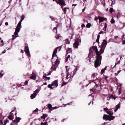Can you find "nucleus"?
I'll use <instances>...</instances> for the list:
<instances>
[{
	"instance_id": "f257e3e1",
	"label": "nucleus",
	"mask_w": 125,
	"mask_h": 125,
	"mask_svg": "<svg viewBox=\"0 0 125 125\" xmlns=\"http://www.w3.org/2000/svg\"><path fill=\"white\" fill-rule=\"evenodd\" d=\"M95 52L97 56L96 59L94 62V66L95 68H97L101 65L102 56L100 52L98 51L97 46L95 47Z\"/></svg>"
},
{
	"instance_id": "f03ea898",
	"label": "nucleus",
	"mask_w": 125,
	"mask_h": 125,
	"mask_svg": "<svg viewBox=\"0 0 125 125\" xmlns=\"http://www.w3.org/2000/svg\"><path fill=\"white\" fill-rule=\"evenodd\" d=\"M107 44V41L106 40H103V42L101 44V47L100 51L101 53H102L104 52Z\"/></svg>"
},
{
	"instance_id": "7ed1b4c3",
	"label": "nucleus",
	"mask_w": 125,
	"mask_h": 125,
	"mask_svg": "<svg viewBox=\"0 0 125 125\" xmlns=\"http://www.w3.org/2000/svg\"><path fill=\"white\" fill-rule=\"evenodd\" d=\"M115 118V117L113 116L104 114L103 117V120H105L106 121H111Z\"/></svg>"
},
{
	"instance_id": "20e7f679",
	"label": "nucleus",
	"mask_w": 125,
	"mask_h": 125,
	"mask_svg": "<svg viewBox=\"0 0 125 125\" xmlns=\"http://www.w3.org/2000/svg\"><path fill=\"white\" fill-rule=\"evenodd\" d=\"M96 46H93V47H91L90 49V52L89 54L88 57L89 58H90V59H91V58L92 57H91L92 53V52L94 50L95 51V47Z\"/></svg>"
},
{
	"instance_id": "39448f33",
	"label": "nucleus",
	"mask_w": 125,
	"mask_h": 125,
	"mask_svg": "<svg viewBox=\"0 0 125 125\" xmlns=\"http://www.w3.org/2000/svg\"><path fill=\"white\" fill-rule=\"evenodd\" d=\"M24 51L26 52V54H27L28 56L29 57H30L31 55L30 53L29 50L28 46H26L25 47Z\"/></svg>"
},
{
	"instance_id": "423d86ee",
	"label": "nucleus",
	"mask_w": 125,
	"mask_h": 125,
	"mask_svg": "<svg viewBox=\"0 0 125 125\" xmlns=\"http://www.w3.org/2000/svg\"><path fill=\"white\" fill-rule=\"evenodd\" d=\"M57 48H56L55 50H54L53 52V54L52 55V58L51 62L52 63H53V60L52 59H53V57L55 56H56L57 55L56 54V53H57Z\"/></svg>"
},
{
	"instance_id": "0eeeda50",
	"label": "nucleus",
	"mask_w": 125,
	"mask_h": 125,
	"mask_svg": "<svg viewBox=\"0 0 125 125\" xmlns=\"http://www.w3.org/2000/svg\"><path fill=\"white\" fill-rule=\"evenodd\" d=\"M56 2H57L58 4H59L60 5H65V2L63 0H58V1H57V0Z\"/></svg>"
},
{
	"instance_id": "6e6552de",
	"label": "nucleus",
	"mask_w": 125,
	"mask_h": 125,
	"mask_svg": "<svg viewBox=\"0 0 125 125\" xmlns=\"http://www.w3.org/2000/svg\"><path fill=\"white\" fill-rule=\"evenodd\" d=\"M52 85H54L57 87L58 86V81L57 80H56L54 81L53 83L52 84Z\"/></svg>"
},
{
	"instance_id": "1a4fd4ad",
	"label": "nucleus",
	"mask_w": 125,
	"mask_h": 125,
	"mask_svg": "<svg viewBox=\"0 0 125 125\" xmlns=\"http://www.w3.org/2000/svg\"><path fill=\"white\" fill-rule=\"evenodd\" d=\"M57 58H58L57 57ZM60 62L58 60V58H57L56 61L55 62V63L54 64V66L57 67L58 65L59 64Z\"/></svg>"
},
{
	"instance_id": "9d476101",
	"label": "nucleus",
	"mask_w": 125,
	"mask_h": 125,
	"mask_svg": "<svg viewBox=\"0 0 125 125\" xmlns=\"http://www.w3.org/2000/svg\"><path fill=\"white\" fill-rule=\"evenodd\" d=\"M21 118L19 117H18L16 119L14 120L13 122L14 123H17L20 122V120L21 119Z\"/></svg>"
},
{
	"instance_id": "9b49d317",
	"label": "nucleus",
	"mask_w": 125,
	"mask_h": 125,
	"mask_svg": "<svg viewBox=\"0 0 125 125\" xmlns=\"http://www.w3.org/2000/svg\"><path fill=\"white\" fill-rule=\"evenodd\" d=\"M37 94L35 93H34L33 94H32L31 96V99H33L34 98H35Z\"/></svg>"
},
{
	"instance_id": "f8f14e48",
	"label": "nucleus",
	"mask_w": 125,
	"mask_h": 125,
	"mask_svg": "<svg viewBox=\"0 0 125 125\" xmlns=\"http://www.w3.org/2000/svg\"><path fill=\"white\" fill-rule=\"evenodd\" d=\"M98 18L99 19V22H102L104 20L103 18L102 17H100L98 16Z\"/></svg>"
},
{
	"instance_id": "ddd939ff",
	"label": "nucleus",
	"mask_w": 125,
	"mask_h": 125,
	"mask_svg": "<svg viewBox=\"0 0 125 125\" xmlns=\"http://www.w3.org/2000/svg\"><path fill=\"white\" fill-rule=\"evenodd\" d=\"M8 118L10 120H12L13 119L14 116L11 114H10L8 116Z\"/></svg>"
},
{
	"instance_id": "4468645a",
	"label": "nucleus",
	"mask_w": 125,
	"mask_h": 125,
	"mask_svg": "<svg viewBox=\"0 0 125 125\" xmlns=\"http://www.w3.org/2000/svg\"><path fill=\"white\" fill-rule=\"evenodd\" d=\"M79 43L74 42L73 44V47L76 48H77L79 45Z\"/></svg>"
},
{
	"instance_id": "2eb2a0df",
	"label": "nucleus",
	"mask_w": 125,
	"mask_h": 125,
	"mask_svg": "<svg viewBox=\"0 0 125 125\" xmlns=\"http://www.w3.org/2000/svg\"><path fill=\"white\" fill-rule=\"evenodd\" d=\"M47 105L48 106H47V107L50 109L52 110V105L51 104H48Z\"/></svg>"
},
{
	"instance_id": "dca6fc26",
	"label": "nucleus",
	"mask_w": 125,
	"mask_h": 125,
	"mask_svg": "<svg viewBox=\"0 0 125 125\" xmlns=\"http://www.w3.org/2000/svg\"><path fill=\"white\" fill-rule=\"evenodd\" d=\"M75 42L77 43H79V42L80 41V43L81 42V40L77 38L75 40Z\"/></svg>"
},
{
	"instance_id": "f3484780",
	"label": "nucleus",
	"mask_w": 125,
	"mask_h": 125,
	"mask_svg": "<svg viewBox=\"0 0 125 125\" xmlns=\"http://www.w3.org/2000/svg\"><path fill=\"white\" fill-rule=\"evenodd\" d=\"M78 69V66H76V67L75 69L73 71V75H74L76 73V72L77 71Z\"/></svg>"
},
{
	"instance_id": "a211bd4d",
	"label": "nucleus",
	"mask_w": 125,
	"mask_h": 125,
	"mask_svg": "<svg viewBox=\"0 0 125 125\" xmlns=\"http://www.w3.org/2000/svg\"><path fill=\"white\" fill-rule=\"evenodd\" d=\"M30 78L31 79H32L35 80L36 79V76L35 75H32L30 77Z\"/></svg>"
},
{
	"instance_id": "6ab92c4d",
	"label": "nucleus",
	"mask_w": 125,
	"mask_h": 125,
	"mask_svg": "<svg viewBox=\"0 0 125 125\" xmlns=\"http://www.w3.org/2000/svg\"><path fill=\"white\" fill-rule=\"evenodd\" d=\"M21 28L20 27L18 28L17 27L16 28L15 31L18 33L20 31Z\"/></svg>"
},
{
	"instance_id": "aec40b11",
	"label": "nucleus",
	"mask_w": 125,
	"mask_h": 125,
	"mask_svg": "<svg viewBox=\"0 0 125 125\" xmlns=\"http://www.w3.org/2000/svg\"><path fill=\"white\" fill-rule=\"evenodd\" d=\"M107 67H105L104 69H102L101 71V74H102L103 73L106 69Z\"/></svg>"
},
{
	"instance_id": "412c9836",
	"label": "nucleus",
	"mask_w": 125,
	"mask_h": 125,
	"mask_svg": "<svg viewBox=\"0 0 125 125\" xmlns=\"http://www.w3.org/2000/svg\"><path fill=\"white\" fill-rule=\"evenodd\" d=\"M100 35L98 34L97 36V39L96 40V42H97L98 44L99 43V40L100 38Z\"/></svg>"
},
{
	"instance_id": "4be33fe9",
	"label": "nucleus",
	"mask_w": 125,
	"mask_h": 125,
	"mask_svg": "<svg viewBox=\"0 0 125 125\" xmlns=\"http://www.w3.org/2000/svg\"><path fill=\"white\" fill-rule=\"evenodd\" d=\"M47 116V115L43 114V115L41 117V118H43L44 119H45V117Z\"/></svg>"
},
{
	"instance_id": "5701e85b",
	"label": "nucleus",
	"mask_w": 125,
	"mask_h": 125,
	"mask_svg": "<svg viewBox=\"0 0 125 125\" xmlns=\"http://www.w3.org/2000/svg\"><path fill=\"white\" fill-rule=\"evenodd\" d=\"M72 52V50L71 48H68L66 52H68V53H70Z\"/></svg>"
},
{
	"instance_id": "b1692460",
	"label": "nucleus",
	"mask_w": 125,
	"mask_h": 125,
	"mask_svg": "<svg viewBox=\"0 0 125 125\" xmlns=\"http://www.w3.org/2000/svg\"><path fill=\"white\" fill-rule=\"evenodd\" d=\"M106 113L110 115H112L113 114V113L111 111H107Z\"/></svg>"
},
{
	"instance_id": "393cba45",
	"label": "nucleus",
	"mask_w": 125,
	"mask_h": 125,
	"mask_svg": "<svg viewBox=\"0 0 125 125\" xmlns=\"http://www.w3.org/2000/svg\"><path fill=\"white\" fill-rule=\"evenodd\" d=\"M21 20L20 21L22 22L23 21L25 18V16L24 15H22L21 16Z\"/></svg>"
},
{
	"instance_id": "a878e982",
	"label": "nucleus",
	"mask_w": 125,
	"mask_h": 125,
	"mask_svg": "<svg viewBox=\"0 0 125 125\" xmlns=\"http://www.w3.org/2000/svg\"><path fill=\"white\" fill-rule=\"evenodd\" d=\"M58 25L56 27H54L53 29V32H55V31H56L55 32H56V33H57V28L58 27Z\"/></svg>"
},
{
	"instance_id": "bb28decb",
	"label": "nucleus",
	"mask_w": 125,
	"mask_h": 125,
	"mask_svg": "<svg viewBox=\"0 0 125 125\" xmlns=\"http://www.w3.org/2000/svg\"><path fill=\"white\" fill-rule=\"evenodd\" d=\"M46 76V74H44L43 75V78H47L48 80H49L50 79V77H47Z\"/></svg>"
},
{
	"instance_id": "cd10ccee",
	"label": "nucleus",
	"mask_w": 125,
	"mask_h": 125,
	"mask_svg": "<svg viewBox=\"0 0 125 125\" xmlns=\"http://www.w3.org/2000/svg\"><path fill=\"white\" fill-rule=\"evenodd\" d=\"M56 67H54V65H53L51 68V69L52 70H56Z\"/></svg>"
},
{
	"instance_id": "c85d7f7f",
	"label": "nucleus",
	"mask_w": 125,
	"mask_h": 125,
	"mask_svg": "<svg viewBox=\"0 0 125 125\" xmlns=\"http://www.w3.org/2000/svg\"><path fill=\"white\" fill-rule=\"evenodd\" d=\"M91 26V23H88L86 25V26L87 27L89 28Z\"/></svg>"
},
{
	"instance_id": "c756f323",
	"label": "nucleus",
	"mask_w": 125,
	"mask_h": 125,
	"mask_svg": "<svg viewBox=\"0 0 125 125\" xmlns=\"http://www.w3.org/2000/svg\"><path fill=\"white\" fill-rule=\"evenodd\" d=\"M21 22L20 21L18 23L17 25V27H20V26H21Z\"/></svg>"
},
{
	"instance_id": "7c9ffc66",
	"label": "nucleus",
	"mask_w": 125,
	"mask_h": 125,
	"mask_svg": "<svg viewBox=\"0 0 125 125\" xmlns=\"http://www.w3.org/2000/svg\"><path fill=\"white\" fill-rule=\"evenodd\" d=\"M94 82L95 83V84H96L95 86L94 87H95V86H96V87H97L98 86V84L99 83V82L97 81V83H97V82L96 83L95 82Z\"/></svg>"
},
{
	"instance_id": "2f4dec72",
	"label": "nucleus",
	"mask_w": 125,
	"mask_h": 125,
	"mask_svg": "<svg viewBox=\"0 0 125 125\" xmlns=\"http://www.w3.org/2000/svg\"><path fill=\"white\" fill-rule=\"evenodd\" d=\"M60 36V35L59 34L56 35L55 36V38L57 39H58Z\"/></svg>"
},
{
	"instance_id": "473e14b6",
	"label": "nucleus",
	"mask_w": 125,
	"mask_h": 125,
	"mask_svg": "<svg viewBox=\"0 0 125 125\" xmlns=\"http://www.w3.org/2000/svg\"><path fill=\"white\" fill-rule=\"evenodd\" d=\"M9 120L8 119L5 120L4 122V124H3L4 125H5L7 123V122L9 121Z\"/></svg>"
},
{
	"instance_id": "72a5a7b5",
	"label": "nucleus",
	"mask_w": 125,
	"mask_h": 125,
	"mask_svg": "<svg viewBox=\"0 0 125 125\" xmlns=\"http://www.w3.org/2000/svg\"><path fill=\"white\" fill-rule=\"evenodd\" d=\"M109 123V122H104V123H103L101 125H108V123Z\"/></svg>"
},
{
	"instance_id": "f704fd0d",
	"label": "nucleus",
	"mask_w": 125,
	"mask_h": 125,
	"mask_svg": "<svg viewBox=\"0 0 125 125\" xmlns=\"http://www.w3.org/2000/svg\"><path fill=\"white\" fill-rule=\"evenodd\" d=\"M120 107V104L119 103L117 105L115 106V108H117L118 109Z\"/></svg>"
},
{
	"instance_id": "c9c22d12",
	"label": "nucleus",
	"mask_w": 125,
	"mask_h": 125,
	"mask_svg": "<svg viewBox=\"0 0 125 125\" xmlns=\"http://www.w3.org/2000/svg\"><path fill=\"white\" fill-rule=\"evenodd\" d=\"M110 22L111 23H113L115 22V21L113 18H112Z\"/></svg>"
},
{
	"instance_id": "e433bc0d",
	"label": "nucleus",
	"mask_w": 125,
	"mask_h": 125,
	"mask_svg": "<svg viewBox=\"0 0 125 125\" xmlns=\"http://www.w3.org/2000/svg\"><path fill=\"white\" fill-rule=\"evenodd\" d=\"M68 67V66H66V72L67 73H68V71L69 69V68H68L67 67Z\"/></svg>"
},
{
	"instance_id": "4c0bfd02",
	"label": "nucleus",
	"mask_w": 125,
	"mask_h": 125,
	"mask_svg": "<svg viewBox=\"0 0 125 125\" xmlns=\"http://www.w3.org/2000/svg\"><path fill=\"white\" fill-rule=\"evenodd\" d=\"M65 42L67 44H69L70 43V42L68 41V39H66L65 40Z\"/></svg>"
},
{
	"instance_id": "58836bf2",
	"label": "nucleus",
	"mask_w": 125,
	"mask_h": 125,
	"mask_svg": "<svg viewBox=\"0 0 125 125\" xmlns=\"http://www.w3.org/2000/svg\"><path fill=\"white\" fill-rule=\"evenodd\" d=\"M52 72V70H51V71H49V72L48 73V74H46V75L48 76V75H50Z\"/></svg>"
},
{
	"instance_id": "ea45409f",
	"label": "nucleus",
	"mask_w": 125,
	"mask_h": 125,
	"mask_svg": "<svg viewBox=\"0 0 125 125\" xmlns=\"http://www.w3.org/2000/svg\"><path fill=\"white\" fill-rule=\"evenodd\" d=\"M3 71H1L0 73V77H2L3 75V74H2V73L3 72Z\"/></svg>"
},
{
	"instance_id": "a19ab883",
	"label": "nucleus",
	"mask_w": 125,
	"mask_h": 125,
	"mask_svg": "<svg viewBox=\"0 0 125 125\" xmlns=\"http://www.w3.org/2000/svg\"><path fill=\"white\" fill-rule=\"evenodd\" d=\"M70 57V55H68V56L67 57V58H66V59H65V61H66V62H67V60H68V59Z\"/></svg>"
},
{
	"instance_id": "79ce46f5",
	"label": "nucleus",
	"mask_w": 125,
	"mask_h": 125,
	"mask_svg": "<svg viewBox=\"0 0 125 125\" xmlns=\"http://www.w3.org/2000/svg\"><path fill=\"white\" fill-rule=\"evenodd\" d=\"M16 108L15 107L14 108V109L11 112H10V113H11L12 115H13L14 114L13 113H12V112H13L14 111L16 110Z\"/></svg>"
},
{
	"instance_id": "37998d69",
	"label": "nucleus",
	"mask_w": 125,
	"mask_h": 125,
	"mask_svg": "<svg viewBox=\"0 0 125 125\" xmlns=\"http://www.w3.org/2000/svg\"><path fill=\"white\" fill-rule=\"evenodd\" d=\"M110 12L111 13H112L113 12V8H110L109 10Z\"/></svg>"
},
{
	"instance_id": "c03bdc74",
	"label": "nucleus",
	"mask_w": 125,
	"mask_h": 125,
	"mask_svg": "<svg viewBox=\"0 0 125 125\" xmlns=\"http://www.w3.org/2000/svg\"><path fill=\"white\" fill-rule=\"evenodd\" d=\"M49 17H50L52 19V21H54L55 20L54 19V18L52 16H50Z\"/></svg>"
},
{
	"instance_id": "a18cd8bd",
	"label": "nucleus",
	"mask_w": 125,
	"mask_h": 125,
	"mask_svg": "<svg viewBox=\"0 0 125 125\" xmlns=\"http://www.w3.org/2000/svg\"><path fill=\"white\" fill-rule=\"evenodd\" d=\"M104 28L105 29V30H104V31H106V29L107 28V24L106 23H105L104 25Z\"/></svg>"
},
{
	"instance_id": "49530a36",
	"label": "nucleus",
	"mask_w": 125,
	"mask_h": 125,
	"mask_svg": "<svg viewBox=\"0 0 125 125\" xmlns=\"http://www.w3.org/2000/svg\"><path fill=\"white\" fill-rule=\"evenodd\" d=\"M40 91V90L39 89H37L35 91L34 93H38Z\"/></svg>"
},
{
	"instance_id": "de8ad7c7",
	"label": "nucleus",
	"mask_w": 125,
	"mask_h": 125,
	"mask_svg": "<svg viewBox=\"0 0 125 125\" xmlns=\"http://www.w3.org/2000/svg\"><path fill=\"white\" fill-rule=\"evenodd\" d=\"M18 32L16 31H15L14 33V34L15 35V36H17V35H18Z\"/></svg>"
},
{
	"instance_id": "09e8293b",
	"label": "nucleus",
	"mask_w": 125,
	"mask_h": 125,
	"mask_svg": "<svg viewBox=\"0 0 125 125\" xmlns=\"http://www.w3.org/2000/svg\"><path fill=\"white\" fill-rule=\"evenodd\" d=\"M119 93V94H120L121 93V88H119L118 90Z\"/></svg>"
},
{
	"instance_id": "8fccbe9b",
	"label": "nucleus",
	"mask_w": 125,
	"mask_h": 125,
	"mask_svg": "<svg viewBox=\"0 0 125 125\" xmlns=\"http://www.w3.org/2000/svg\"><path fill=\"white\" fill-rule=\"evenodd\" d=\"M67 83H66H66H65V82L63 83L62 85L61 86H62L65 85L66 84H67Z\"/></svg>"
},
{
	"instance_id": "3c124183",
	"label": "nucleus",
	"mask_w": 125,
	"mask_h": 125,
	"mask_svg": "<svg viewBox=\"0 0 125 125\" xmlns=\"http://www.w3.org/2000/svg\"><path fill=\"white\" fill-rule=\"evenodd\" d=\"M18 36H14V37H13L12 38V40H14Z\"/></svg>"
},
{
	"instance_id": "603ef678",
	"label": "nucleus",
	"mask_w": 125,
	"mask_h": 125,
	"mask_svg": "<svg viewBox=\"0 0 125 125\" xmlns=\"http://www.w3.org/2000/svg\"><path fill=\"white\" fill-rule=\"evenodd\" d=\"M28 83V82L27 81V80H26L25 81V83L24 84V85H26Z\"/></svg>"
},
{
	"instance_id": "864d4df0",
	"label": "nucleus",
	"mask_w": 125,
	"mask_h": 125,
	"mask_svg": "<svg viewBox=\"0 0 125 125\" xmlns=\"http://www.w3.org/2000/svg\"><path fill=\"white\" fill-rule=\"evenodd\" d=\"M115 3V0L112 1V2L111 5V6L112 5L114 4Z\"/></svg>"
},
{
	"instance_id": "5fc2aeb1",
	"label": "nucleus",
	"mask_w": 125,
	"mask_h": 125,
	"mask_svg": "<svg viewBox=\"0 0 125 125\" xmlns=\"http://www.w3.org/2000/svg\"><path fill=\"white\" fill-rule=\"evenodd\" d=\"M38 109L37 108L35 110L33 111V112H37L38 111Z\"/></svg>"
},
{
	"instance_id": "6e6d98bb",
	"label": "nucleus",
	"mask_w": 125,
	"mask_h": 125,
	"mask_svg": "<svg viewBox=\"0 0 125 125\" xmlns=\"http://www.w3.org/2000/svg\"><path fill=\"white\" fill-rule=\"evenodd\" d=\"M58 107H56V106H55L53 107H52V110L54 109H56Z\"/></svg>"
},
{
	"instance_id": "4d7b16f0",
	"label": "nucleus",
	"mask_w": 125,
	"mask_h": 125,
	"mask_svg": "<svg viewBox=\"0 0 125 125\" xmlns=\"http://www.w3.org/2000/svg\"><path fill=\"white\" fill-rule=\"evenodd\" d=\"M40 124L41 125H46V124L45 123H43V122H42Z\"/></svg>"
},
{
	"instance_id": "13d9d810",
	"label": "nucleus",
	"mask_w": 125,
	"mask_h": 125,
	"mask_svg": "<svg viewBox=\"0 0 125 125\" xmlns=\"http://www.w3.org/2000/svg\"><path fill=\"white\" fill-rule=\"evenodd\" d=\"M69 75V73H68L67 74L66 76V78L67 79H68L69 77H68Z\"/></svg>"
},
{
	"instance_id": "bf43d9fd",
	"label": "nucleus",
	"mask_w": 125,
	"mask_h": 125,
	"mask_svg": "<svg viewBox=\"0 0 125 125\" xmlns=\"http://www.w3.org/2000/svg\"><path fill=\"white\" fill-rule=\"evenodd\" d=\"M63 10L64 11V13H66V9L65 8H64L63 9Z\"/></svg>"
},
{
	"instance_id": "052dcab7",
	"label": "nucleus",
	"mask_w": 125,
	"mask_h": 125,
	"mask_svg": "<svg viewBox=\"0 0 125 125\" xmlns=\"http://www.w3.org/2000/svg\"><path fill=\"white\" fill-rule=\"evenodd\" d=\"M81 27L82 28H84L85 27V25L84 24H83L81 25Z\"/></svg>"
},
{
	"instance_id": "680f3d73",
	"label": "nucleus",
	"mask_w": 125,
	"mask_h": 125,
	"mask_svg": "<svg viewBox=\"0 0 125 125\" xmlns=\"http://www.w3.org/2000/svg\"><path fill=\"white\" fill-rule=\"evenodd\" d=\"M104 109L105 111H107L108 110V108L107 107L105 108H104Z\"/></svg>"
},
{
	"instance_id": "e2e57ef3",
	"label": "nucleus",
	"mask_w": 125,
	"mask_h": 125,
	"mask_svg": "<svg viewBox=\"0 0 125 125\" xmlns=\"http://www.w3.org/2000/svg\"><path fill=\"white\" fill-rule=\"evenodd\" d=\"M52 86V84H49L48 85V87L49 88H51V86Z\"/></svg>"
},
{
	"instance_id": "0e129e2a",
	"label": "nucleus",
	"mask_w": 125,
	"mask_h": 125,
	"mask_svg": "<svg viewBox=\"0 0 125 125\" xmlns=\"http://www.w3.org/2000/svg\"><path fill=\"white\" fill-rule=\"evenodd\" d=\"M116 17L117 19L119 18L120 17V15L118 14L116 16Z\"/></svg>"
},
{
	"instance_id": "69168bd1",
	"label": "nucleus",
	"mask_w": 125,
	"mask_h": 125,
	"mask_svg": "<svg viewBox=\"0 0 125 125\" xmlns=\"http://www.w3.org/2000/svg\"><path fill=\"white\" fill-rule=\"evenodd\" d=\"M47 108H48V107H47V106H46L44 107L43 108V109H47Z\"/></svg>"
},
{
	"instance_id": "338daca9",
	"label": "nucleus",
	"mask_w": 125,
	"mask_h": 125,
	"mask_svg": "<svg viewBox=\"0 0 125 125\" xmlns=\"http://www.w3.org/2000/svg\"><path fill=\"white\" fill-rule=\"evenodd\" d=\"M95 76V74L94 73H93L92 75V77H94Z\"/></svg>"
},
{
	"instance_id": "774afa93",
	"label": "nucleus",
	"mask_w": 125,
	"mask_h": 125,
	"mask_svg": "<svg viewBox=\"0 0 125 125\" xmlns=\"http://www.w3.org/2000/svg\"><path fill=\"white\" fill-rule=\"evenodd\" d=\"M14 125V123L13 122L12 123H11L10 125Z\"/></svg>"
}]
</instances>
